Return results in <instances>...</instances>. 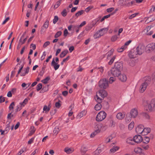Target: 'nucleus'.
Segmentation results:
<instances>
[{
    "instance_id": "1",
    "label": "nucleus",
    "mask_w": 155,
    "mask_h": 155,
    "mask_svg": "<svg viewBox=\"0 0 155 155\" xmlns=\"http://www.w3.org/2000/svg\"><path fill=\"white\" fill-rule=\"evenodd\" d=\"M144 82L140 86V92L143 93L146 89L147 86L149 85L151 81V78L150 76L145 77L143 78Z\"/></svg>"
},
{
    "instance_id": "2",
    "label": "nucleus",
    "mask_w": 155,
    "mask_h": 155,
    "mask_svg": "<svg viewBox=\"0 0 155 155\" xmlns=\"http://www.w3.org/2000/svg\"><path fill=\"white\" fill-rule=\"evenodd\" d=\"M121 73V71L116 69L113 67L112 68L110 71L108 72V75L109 76L111 75L114 77H117L120 75Z\"/></svg>"
},
{
    "instance_id": "3",
    "label": "nucleus",
    "mask_w": 155,
    "mask_h": 155,
    "mask_svg": "<svg viewBox=\"0 0 155 155\" xmlns=\"http://www.w3.org/2000/svg\"><path fill=\"white\" fill-rule=\"evenodd\" d=\"M114 121L113 118L110 117L109 118L105 120V125L102 127V129L104 128V130L108 127H114L115 124L114 123Z\"/></svg>"
},
{
    "instance_id": "4",
    "label": "nucleus",
    "mask_w": 155,
    "mask_h": 155,
    "mask_svg": "<svg viewBox=\"0 0 155 155\" xmlns=\"http://www.w3.org/2000/svg\"><path fill=\"white\" fill-rule=\"evenodd\" d=\"M107 114L104 111H101L97 114L96 117V120L100 122L103 120L106 117Z\"/></svg>"
},
{
    "instance_id": "5",
    "label": "nucleus",
    "mask_w": 155,
    "mask_h": 155,
    "mask_svg": "<svg viewBox=\"0 0 155 155\" xmlns=\"http://www.w3.org/2000/svg\"><path fill=\"white\" fill-rule=\"evenodd\" d=\"M146 102L147 104V110L151 111L155 110V99H152L149 102H148L147 101H146Z\"/></svg>"
},
{
    "instance_id": "6",
    "label": "nucleus",
    "mask_w": 155,
    "mask_h": 155,
    "mask_svg": "<svg viewBox=\"0 0 155 155\" xmlns=\"http://www.w3.org/2000/svg\"><path fill=\"white\" fill-rule=\"evenodd\" d=\"M108 86V81L106 78L100 80L99 82V86L101 88L106 89Z\"/></svg>"
},
{
    "instance_id": "7",
    "label": "nucleus",
    "mask_w": 155,
    "mask_h": 155,
    "mask_svg": "<svg viewBox=\"0 0 155 155\" xmlns=\"http://www.w3.org/2000/svg\"><path fill=\"white\" fill-rule=\"evenodd\" d=\"M144 45L142 43H140L137 46L136 48L135 49V50L138 54L140 55L144 52Z\"/></svg>"
},
{
    "instance_id": "8",
    "label": "nucleus",
    "mask_w": 155,
    "mask_h": 155,
    "mask_svg": "<svg viewBox=\"0 0 155 155\" xmlns=\"http://www.w3.org/2000/svg\"><path fill=\"white\" fill-rule=\"evenodd\" d=\"M155 48V43H151L148 44L146 47L147 52L149 53L152 51Z\"/></svg>"
},
{
    "instance_id": "9",
    "label": "nucleus",
    "mask_w": 155,
    "mask_h": 155,
    "mask_svg": "<svg viewBox=\"0 0 155 155\" xmlns=\"http://www.w3.org/2000/svg\"><path fill=\"white\" fill-rule=\"evenodd\" d=\"M96 126L97 127H95V128H96L97 127V128H98V129L95 130L94 132H93L91 134L90 136L91 137H94L95 135L100 132V129L102 127L103 125L101 124H97L96 125Z\"/></svg>"
},
{
    "instance_id": "10",
    "label": "nucleus",
    "mask_w": 155,
    "mask_h": 155,
    "mask_svg": "<svg viewBox=\"0 0 155 155\" xmlns=\"http://www.w3.org/2000/svg\"><path fill=\"white\" fill-rule=\"evenodd\" d=\"M96 126L97 127H95V128H96L97 127V128H98V129L95 130L94 132H93L91 134L90 136L91 137H94L95 135L100 132V129L102 127L103 125L101 124H97L96 125Z\"/></svg>"
},
{
    "instance_id": "11",
    "label": "nucleus",
    "mask_w": 155,
    "mask_h": 155,
    "mask_svg": "<svg viewBox=\"0 0 155 155\" xmlns=\"http://www.w3.org/2000/svg\"><path fill=\"white\" fill-rule=\"evenodd\" d=\"M96 126L97 127H95V128H96L97 127V128H98V129L95 130L94 132H93L91 134L90 136L91 137H94L95 135L100 132V129L102 127L103 125L101 124H97L96 125Z\"/></svg>"
},
{
    "instance_id": "12",
    "label": "nucleus",
    "mask_w": 155,
    "mask_h": 155,
    "mask_svg": "<svg viewBox=\"0 0 155 155\" xmlns=\"http://www.w3.org/2000/svg\"><path fill=\"white\" fill-rule=\"evenodd\" d=\"M123 64L122 62H117L115 63L113 68L121 71L123 68Z\"/></svg>"
},
{
    "instance_id": "13",
    "label": "nucleus",
    "mask_w": 155,
    "mask_h": 155,
    "mask_svg": "<svg viewBox=\"0 0 155 155\" xmlns=\"http://www.w3.org/2000/svg\"><path fill=\"white\" fill-rule=\"evenodd\" d=\"M138 54L137 52L135 50V49L134 48L131 49L130 51L128 56L129 57L131 58H133L136 57L137 55Z\"/></svg>"
},
{
    "instance_id": "14",
    "label": "nucleus",
    "mask_w": 155,
    "mask_h": 155,
    "mask_svg": "<svg viewBox=\"0 0 155 155\" xmlns=\"http://www.w3.org/2000/svg\"><path fill=\"white\" fill-rule=\"evenodd\" d=\"M133 139L134 143H140L142 141L143 138L142 137L139 135H137L133 137Z\"/></svg>"
},
{
    "instance_id": "15",
    "label": "nucleus",
    "mask_w": 155,
    "mask_h": 155,
    "mask_svg": "<svg viewBox=\"0 0 155 155\" xmlns=\"http://www.w3.org/2000/svg\"><path fill=\"white\" fill-rule=\"evenodd\" d=\"M96 94H98L99 96H101L103 99L107 95V92L104 89L100 90Z\"/></svg>"
},
{
    "instance_id": "16",
    "label": "nucleus",
    "mask_w": 155,
    "mask_h": 155,
    "mask_svg": "<svg viewBox=\"0 0 155 155\" xmlns=\"http://www.w3.org/2000/svg\"><path fill=\"white\" fill-rule=\"evenodd\" d=\"M138 114V112L136 108L132 109L130 112V114L131 116L133 118H135Z\"/></svg>"
},
{
    "instance_id": "17",
    "label": "nucleus",
    "mask_w": 155,
    "mask_h": 155,
    "mask_svg": "<svg viewBox=\"0 0 155 155\" xmlns=\"http://www.w3.org/2000/svg\"><path fill=\"white\" fill-rule=\"evenodd\" d=\"M144 126L142 125H138L136 129V131L139 134H142L143 135V129Z\"/></svg>"
},
{
    "instance_id": "18",
    "label": "nucleus",
    "mask_w": 155,
    "mask_h": 155,
    "mask_svg": "<svg viewBox=\"0 0 155 155\" xmlns=\"http://www.w3.org/2000/svg\"><path fill=\"white\" fill-rule=\"evenodd\" d=\"M51 65L53 67L55 70H57L60 67V65L59 64H58V63H56L55 62L54 58H53L52 59Z\"/></svg>"
},
{
    "instance_id": "19",
    "label": "nucleus",
    "mask_w": 155,
    "mask_h": 155,
    "mask_svg": "<svg viewBox=\"0 0 155 155\" xmlns=\"http://www.w3.org/2000/svg\"><path fill=\"white\" fill-rule=\"evenodd\" d=\"M119 79L122 82H125L127 79V76L126 75L124 74H121L118 76Z\"/></svg>"
},
{
    "instance_id": "20",
    "label": "nucleus",
    "mask_w": 155,
    "mask_h": 155,
    "mask_svg": "<svg viewBox=\"0 0 155 155\" xmlns=\"http://www.w3.org/2000/svg\"><path fill=\"white\" fill-rule=\"evenodd\" d=\"M151 131V129L150 128L147 127L143 129V135H145L147 134L148 133H150Z\"/></svg>"
},
{
    "instance_id": "21",
    "label": "nucleus",
    "mask_w": 155,
    "mask_h": 155,
    "mask_svg": "<svg viewBox=\"0 0 155 155\" xmlns=\"http://www.w3.org/2000/svg\"><path fill=\"white\" fill-rule=\"evenodd\" d=\"M126 141L127 143L131 145H134L135 144L133 138L131 137L127 138L126 139Z\"/></svg>"
},
{
    "instance_id": "22",
    "label": "nucleus",
    "mask_w": 155,
    "mask_h": 155,
    "mask_svg": "<svg viewBox=\"0 0 155 155\" xmlns=\"http://www.w3.org/2000/svg\"><path fill=\"white\" fill-rule=\"evenodd\" d=\"M125 116L124 114H123L121 113H119L117 114L116 117L117 119L122 120L125 117Z\"/></svg>"
},
{
    "instance_id": "23",
    "label": "nucleus",
    "mask_w": 155,
    "mask_h": 155,
    "mask_svg": "<svg viewBox=\"0 0 155 155\" xmlns=\"http://www.w3.org/2000/svg\"><path fill=\"white\" fill-rule=\"evenodd\" d=\"M86 114V111L85 110H83L78 114L77 116V118H80L84 116Z\"/></svg>"
},
{
    "instance_id": "24",
    "label": "nucleus",
    "mask_w": 155,
    "mask_h": 155,
    "mask_svg": "<svg viewBox=\"0 0 155 155\" xmlns=\"http://www.w3.org/2000/svg\"><path fill=\"white\" fill-rule=\"evenodd\" d=\"M68 51L67 50H64L62 51L60 54V57L61 58L64 57L68 53Z\"/></svg>"
},
{
    "instance_id": "25",
    "label": "nucleus",
    "mask_w": 155,
    "mask_h": 155,
    "mask_svg": "<svg viewBox=\"0 0 155 155\" xmlns=\"http://www.w3.org/2000/svg\"><path fill=\"white\" fill-rule=\"evenodd\" d=\"M150 140V138L148 137L145 136L143 138L142 141H143V143L147 144L149 142Z\"/></svg>"
},
{
    "instance_id": "26",
    "label": "nucleus",
    "mask_w": 155,
    "mask_h": 155,
    "mask_svg": "<svg viewBox=\"0 0 155 155\" xmlns=\"http://www.w3.org/2000/svg\"><path fill=\"white\" fill-rule=\"evenodd\" d=\"M131 117L130 116V114H127L126 115V117L125 118V121L126 122L128 123L131 121Z\"/></svg>"
},
{
    "instance_id": "27",
    "label": "nucleus",
    "mask_w": 155,
    "mask_h": 155,
    "mask_svg": "<svg viewBox=\"0 0 155 155\" xmlns=\"http://www.w3.org/2000/svg\"><path fill=\"white\" fill-rule=\"evenodd\" d=\"M50 107L51 106L50 104L48 106V107H47V105H45L44 107L43 110L44 111H45V113H47L50 110Z\"/></svg>"
},
{
    "instance_id": "28",
    "label": "nucleus",
    "mask_w": 155,
    "mask_h": 155,
    "mask_svg": "<svg viewBox=\"0 0 155 155\" xmlns=\"http://www.w3.org/2000/svg\"><path fill=\"white\" fill-rule=\"evenodd\" d=\"M102 107V105L100 103L96 104L94 107V109L96 110H99Z\"/></svg>"
},
{
    "instance_id": "29",
    "label": "nucleus",
    "mask_w": 155,
    "mask_h": 155,
    "mask_svg": "<svg viewBox=\"0 0 155 155\" xmlns=\"http://www.w3.org/2000/svg\"><path fill=\"white\" fill-rule=\"evenodd\" d=\"M141 115L143 118L145 119H149L150 118L149 115L146 113H142Z\"/></svg>"
},
{
    "instance_id": "30",
    "label": "nucleus",
    "mask_w": 155,
    "mask_h": 155,
    "mask_svg": "<svg viewBox=\"0 0 155 155\" xmlns=\"http://www.w3.org/2000/svg\"><path fill=\"white\" fill-rule=\"evenodd\" d=\"M134 151L137 153H142V149L140 147H137L134 149Z\"/></svg>"
},
{
    "instance_id": "31",
    "label": "nucleus",
    "mask_w": 155,
    "mask_h": 155,
    "mask_svg": "<svg viewBox=\"0 0 155 155\" xmlns=\"http://www.w3.org/2000/svg\"><path fill=\"white\" fill-rule=\"evenodd\" d=\"M60 130V129L58 127H55L53 130V134H54L57 135Z\"/></svg>"
},
{
    "instance_id": "32",
    "label": "nucleus",
    "mask_w": 155,
    "mask_h": 155,
    "mask_svg": "<svg viewBox=\"0 0 155 155\" xmlns=\"http://www.w3.org/2000/svg\"><path fill=\"white\" fill-rule=\"evenodd\" d=\"M64 151L67 154L71 153L73 151V150L68 148H65L64 149Z\"/></svg>"
},
{
    "instance_id": "33",
    "label": "nucleus",
    "mask_w": 155,
    "mask_h": 155,
    "mask_svg": "<svg viewBox=\"0 0 155 155\" xmlns=\"http://www.w3.org/2000/svg\"><path fill=\"white\" fill-rule=\"evenodd\" d=\"M84 11L83 10H81L78 12H77L75 14V16L77 17V18H78L79 16L81 15L82 14H83L84 12Z\"/></svg>"
},
{
    "instance_id": "34",
    "label": "nucleus",
    "mask_w": 155,
    "mask_h": 155,
    "mask_svg": "<svg viewBox=\"0 0 155 155\" xmlns=\"http://www.w3.org/2000/svg\"><path fill=\"white\" fill-rule=\"evenodd\" d=\"M50 78L49 76H48L45 79L42 80L41 82L44 84H47L48 83V81L50 80Z\"/></svg>"
},
{
    "instance_id": "35",
    "label": "nucleus",
    "mask_w": 155,
    "mask_h": 155,
    "mask_svg": "<svg viewBox=\"0 0 155 155\" xmlns=\"http://www.w3.org/2000/svg\"><path fill=\"white\" fill-rule=\"evenodd\" d=\"M102 152L100 148H98L94 152V154L98 155Z\"/></svg>"
},
{
    "instance_id": "36",
    "label": "nucleus",
    "mask_w": 155,
    "mask_h": 155,
    "mask_svg": "<svg viewBox=\"0 0 155 155\" xmlns=\"http://www.w3.org/2000/svg\"><path fill=\"white\" fill-rule=\"evenodd\" d=\"M119 148V147L117 146L114 147L110 150L111 152L114 153L118 150Z\"/></svg>"
},
{
    "instance_id": "37",
    "label": "nucleus",
    "mask_w": 155,
    "mask_h": 155,
    "mask_svg": "<svg viewBox=\"0 0 155 155\" xmlns=\"http://www.w3.org/2000/svg\"><path fill=\"white\" fill-rule=\"evenodd\" d=\"M127 48L126 47H125L124 45L122 46L120 48H118L117 49V51L119 52H121Z\"/></svg>"
},
{
    "instance_id": "38",
    "label": "nucleus",
    "mask_w": 155,
    "mask_h": 155,
    "mask_svg": "<svg viewBox=\"0 0 155 155\" xmlns=\"http://www.w3.org/2000/svg\"><path fill=\"white\" fill-rule=\"evenodd\" d=\"M22 108L21 105H17L16 106V108L15 110V112L16 113L20 111Z\"/></svg>"
},
{
    "instance_id": "39",
    "label": "nucleus",
    "mask_w": 155,
    "mask_h": 155,
    "mask_svg": "<svg viewBox=\"0 0 155 155\" xmlns=\"http://www.w3.org/2000/svg\"><path fill=\"white\" fill-rule=\"evenodd\" d=\"M97 99H95V100L99 103H100L102 102V100L103 99L102 98H100L98 95V94H97L96 95Z\"/></svg>"
},
{
    "instance_id": "40",
    "label": "nucleus",
    "mask_w": 155,
    "mask_h": 155,
    "mask_svg": "<svg viewBox=\"0 0 155 155\" xmlns=\"http://www.w3.org/2000/svg\"><path fill=\"white\" fill-rule=\"evenodd\" d=\"M49 25V21L48 20H46L44 24L43 25L42 27H44L45 28H47Z\"/></svg>"
},
{
    "instance_id": "41",
    "label": "nucleus",
    "mask_w": 155,
    "mask_h": 155,
    "mask_svg": "<svg viewBox=\"0 0 155 155\" xmlns=\"http://www.w3.org/2000/svg\"><path fill=\"white\" fill-rule=\"evenodd\" d=\"M15 106V103L14 102H12L10 104L9 109L10 110H13L14 108V106Z\"/></svg>"
},
{
    "instance_id": "42",
    "label": "nucleus",
    "mask_w": 155,
    "mask_h": 155,
    "mask_svg": "<svg viewBox=\"0 0 155 155\" xmlns=\"http://www.w3.org/2000/svg\"><path fill=\"white\" fill-rule=\"evenodd\" d=\"M134 123L133 122H132L128 126V128L129 130H131L132 129V128L134 127Z\"/></svg>"
},
{
    "instance_id": "43",
    "label": "nucleus",
    "mask_w": 155,
    "mask_h": 155,
    "mask_svg": "<svg viewBox=\"0 0 155 155\" xmlns=\"http://www.w3.org/2000/svg\"><path fill=\"white\" fill-rule=\"evenodd\" d=\"M114 51V49H111L107 53V57L108 58L110 57L113 54Z\"/></svg>"
},
{
    "instance_id": "44",
    "label": "nucleus",
    "mask_w": 155,
    "mask_h": 155,
    "mask_svg": "<svg viewBox=\"0 0 155 155\" xmlns=\"http://www.w3.org/2000/svg\"><path fill=\"white\" fill-rule=\"evenodd\" d=\"M108 28H104L100 29L98 31L99 32L103 31L104 33L106 32L108 30Z\"/></svg>"
},
{
    "instance_id": "45",
    "label": "nucleus",
    "mask_w": 155,
    "mask_h": 155,
    "mask_svg": "<svg viewBox=\"0 0 155 155\" xmlns=\"http://www.w3.org/2000/svg\"><path fill=\"white\" fill-rule=\"evenodd\" d=\"M61 0H59V1H58L56 3V4L54 6V8H57L60 5L61 3Z\"/></svg>"
},
{
    "instance_id": "46",
    "label": "nucleus",
    "mask_w": 155,
    "mask_h": 155,
    "mask_svg": "<svg viewBox=\"0 0 155 155\" xmlns=\"http://www.w3.org/2000/svg\"><path fill=\"white\" fill-rule=\"evenodd\" d=\"M28 38V37L27 36L26 38H25L23 40H22V38H20L19 40L20 42H21V44H23L27 40Z\"/></svg>"
},
{
    "instance_id": "47",
    "label": "nucleus",
    "mask_w": 155,
    "mask_h": 155,
    "mask_svg": "<svg viewBox=\"0 0 155 155\" xmlns=\"http://www.w3.org/2000/svg\"><path fill=\"white\" fill-rule=\"evenodd\" d=\"M116 58V56L115 55L113 57L110 59V61L108 62V64L110 65H111L114 62V61Z\"/></svg>"
},
{
    "instance_id": "48",
    "label": "nucleus",
    "mask_w": 155,
    "mask_h": 155,
    "mask_svg": "<svg viewBox=\"0 0 155 155\" xmlns=\"http://www.w3.org/2000/svg\"><path fill=\"white\" fill-rule=\"evenodd\" d=\"M62 32L61 31H58L55 35L54 38H57L61 36L62 34Z\"/></svg>"
},
{
    "instance_id": "49",
    "label": "nucleus",
    "mask_w": 155,
    "mask_h": 155,
    "mask_svg": "<svg viewBox=\"0 0 155 155\" xmlns=\"http://www.w3.org/2000/svg\"><path fill=\"white\" fill-rule=\"evenodd\" d=\"M42 88V84L41 83H39L38 84L36 87L37 90L38 91L40 90Z\"/></svg>"
},
{
    "instance_id": "50",
    "label": "nucleus",
    "mask_w": 155,
    "mask_h": 155,
    "mask_svg": "<svg viewBox=\"0 0 155 155\" xmlns=\"http://www.w3.org/2000/svg\"><path fill=\"white\" fill-rule=\"evenodd\" d=\"M101 36V35L99 34L98 32H97L93 36L94 38L96 39L99 38Z\"/></svg>"
},
{
    "instance_id": "51",
    "label": "nucleus",
    "mask_w": 155,
    "mask_h": 155,
    "mask_svg": "<svg viewBox=\"0 0 155 155\" xmlns=\"http://www.w3.org/2000/svg\"><path fill=\"white\" fill-rule=\"evenodd\" d=\"M61 14L63 16H65L67 15V12L66 9H64L61 12Z\"/></svg>"
},
{
    "instance_id": "52",
    "label": "nucleus",
    "mask_w": 155,
    "mask_h": 155,
    "mask_svg": "<svg viewBox=\"0 0 155 155\" xmlns=\"http://www.w3.org/2000/svg\"><path fill=\"white\" fill-rule=\"evenodd\" d=\"M117 38L118 37L117 35H115L112 36L111 39L112 41H114L117 40Z\"/></svg>"
},
{
    "instance_id": "53",
    "label": "nucleus",
    "mask_w": 155,
    "mask_h": 155,
    "mask_svg": "<svg viewBox=\"0 0 155 155\" xmlns=\"http://www.w3.org/2000/svg\"><path fill=\"white\" fill-rule=\"evenodd\" d=\"M58 18L57 16H55L53 20V23L55 24L58 21Z\"/></svg>"
},
{
    "instance_id": "54",
    "label": "nucleus",
    "mask_w": 155,
    "mask_h": 155,
    "mask_svg": "<svg viewBox=\"0 0 155 155\" xmlns=\"http://www.w3.org/2000/svg\"><path fill=\"white\" fill-rule=\"evenodd\" d=\"M60 102H61V101L59 100L58 102H56L55 103V106L58 108H59L61 106V104L60 103Z\"/></svg>"
},
{
    "instance_id": "55",
    "label": "nucleus",
    "mask_w": 155,
    "mask_h": 155,
    "mask_svg": "<svg viewBox=\"0 0 155 155\" xmlns=\"http://www.w3.org/2000/svg\"><path fill=\"white\" fill-rule=\"evenodd\" d=\"M138 14V13H135V14H133L131 15L129 17V19H131L132 18H134Z\"/></svg>"
},
{
    "instance_id": "56",
    "label": "nucleus",
    "mask_w": 155,
    "mask_h": 155,
    "mask_svg": "<svg viewBox=\"0 0 155 155\" xmlns=\"http://www.w3.org/2000/svg\"><path fill=\"white\" fill-rule=\"evenodd\" d=\"M86 24V22L85 21H83L79 25L77 26L78 28H81Z\"/></svg>"
},
{
    "instance_id": "57",
    "label": "nucleus",
    "mask_w": 155,
    "mask_h": 155,
    "mask_svg": "<svg viewBox=\"0 0 155 155\" xmlns=\"http://www.w3.org/2000/svg\"><path fill=\"white\" fill-rule=\"evenodd\" d=\"M56 109L51 110L50 112L51 115V116L54 115L56 113Z\"/></svg>"
},
{
    "instance_id": "58",
    "label": "nucleus",
    "mask_w": 155,
    "mask_h": 155,
    "mask_svg": "<svg viewBox=\"0 0 155 155\" xmlns=\"http://www.w3.org/2000/svg\"><path fill=\"white\" fill-rule=\"evenodd\" d=\"M87 150V149L86 147H82L81 148V151L83 153H85Z\"/></svg>"
},
{
    "instance_id": "59",
    "label": "nucleus",
    "mask_w": 155,
    "mask_h": 155,
    "mask_svg": "<svg viewBox=\"0 0 155 155\" xmlns=\"http://www.w3.org/2000/svg\"><path fill=\"white\" fill-rule=\"evenodd\" d=\"M93 7L91 6H90L87 7L85 9V11L86 12H88Z\"/></svg>"
},
{
    "instance_id": "60",
    "label": "nucleus",
    "mask_w": 155,
    "mask_h": 155,
    "mask_svg": "<svg viewBox=\"0 0 155 155\" xmlns=\"http://www.w3.org/2000/svg\"><path fill=\"white\" fill-rule=\"evenodd\" d=\"M114 9V8L113 7L108 8L107 9V11L108 12H110L113 11Z\"/></svg>"
},
{
    "instance_id": "61",
    "label": "nucleus",
    "mask_w": 155,
    "mask_h": 155,
    "mask_svg": "<svg viewBox=\"0 0 155 155\" xmlns=\"http://www.w3.org/2000/svg\"><path fill=\"white\" fill-rule=\"evenodd\" d=\"M50 42L49 41H47L43 45V47L44 48L47 47L48 45L50 44Z\"/></svg>"
},
{
    "instance_id": "62",
    "label": "nucleus",
    "mask_w": 155,
    "mask_h": 155,
    "mask_svg": "<svg viewBox=\"0 0 155 155\" xmlns=\"http://www.w3.org/2000/svg\"><path fill=\"white\" fill-rule=\"evenodd\" d=\"M30 68L29 67H27V68L24 70L25 71V73L26 74L28 73L29 71Z\"/></svg>"
},
{
    "instance_id": "63",
    "label": "nucleus",
    "mask_w": 155,
    "mask_h": 155,
    "mask_svg": "<svg viewBox=\"0 0 155 155\" xmlns=\"http://www.w3.org/2000/svg\"><path fill=\"white\" fill-rule=\"evenodd\" d=\"M34 137L31 138L28 141V144H31L33 142L34 140Z\"/></svg>"
},
{
    "instance_id": "64",
    "label": "nucleus",
    "mask_w": 155,
    "mask_h": 155,
    "mask_svg": "<svg viewBox=\"0 0 155 155\" xmlns=\"http://www.w3.org/2000/svg\"><path fill=\"white\" fill-rule=\"evenodd\" d=\"M110 78L109 79V82L110 83H112L114 81V78L111 77V76H110Z\"/></svg>"
}]
</instances>
